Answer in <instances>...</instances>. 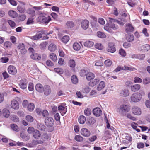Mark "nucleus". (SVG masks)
I'll return each instance as SVG.
<instances>
[{"label": "nucleus", "mask_w": 150, "mask_h": 150, "mask_svg": "<svg viewBox=\"0 0 150 150\" xmlns=\"http://www.w3.org/2000/svg\"><path fill=\"white\" fill-rule=\"evenodd\" d=\"M8 73L12 75L15 74L17 72L16 68L13 65H10L8 68Z\"/></svg>", "instance_id": "obj_9"}, {"label": "nucleus", "mask_w": 150, "mask_h": 150, "mask_svg": "<svg viewBox=\"0 0 150 150\" xmlns=\"http://www.w3.org/2000/svg\"><path fill=\"white\" fill-rule=\"evenodd\" d=\"M87 73V71L84 69H82L79 73L80 75L82 77L86 76Z\"/></svg>", "instance_id": "obj_54"}, {"label": "nucleus", "mask_w": 150, "mask_h": 150, "mask_svg": "<svg viewBox=\"0 0 150 150\" xmlns=\"http://www.w3.org/2000/svg\"><path fill=\"white\" fill-rule=\"evenodd\" d=\"M74 139L77 142H81L83 140V137L80 135H77L75 136Z\"/></svg>", "instance_id": "obj_50"}, {"label": "nucleus", "mask_w": 150, "mask_h": 150, "mask_svg": "<svg viewBox=\"0 0 150 150\" xmlns=\"http://www.w3.org/2000/svg\"><path fill=\"white\" fill-rule=\"evenodd\" d=\"M97 36L101 38H104L106 37V36L105 34L103 32L98 31L97 32Z\"/></svg>", "instance_id": "obj_49"}, {"label": "nucleus", "mask_w": 150, "mask_h": 150, "mask_svg": "<svg viewBox=\"0 0 150 150\" xmlns=\"http://www.w3.org/2000/svg\"><path fill=\"white\" fill-rule=\"evenodd\" d=\"M11 43L9 41L6 42L4 44V47L6 48H11Z\"/></svg>", "instance_id": "obj_52"}, {"label": "nucleus", "mask_w": 150, "mask_h": 150, "mask_svg": "<svg viewBox=\"0 0 150 150\" xmlns=\"http://www.w3.org/2000/svg\"><path fill=\"white\" fill-rule=\"evenodd\" d=\"M105 86V84L104 82L101 81L97 88L98 91H100L104 88Z\"/></svg>", "instance_id": "obj_34"}, {"label": "nucleus", "mask_w": 150, "mask_h": 150, "mask_svg": "<svg viewBox=\"0 0 150 150\" xmlns=\"http://www.w3.org/2000/svg\"><path fill=\"white\" fill-rule=\"evenodd\" d=\"M107 23L106 25V26L104 28V29L108 31V29H109V27L112 28L114 30H115L117 29V26H115V24L113 22H115V19H106Z\"/></svg>", "instance_id": "obj_1"}, {"label": "nucleus", "mask_w": 150, "mask_h": 150, "mask_svg": "<svg viewBox=\"0 0 150 150\" xmlns=\"http://www.w3.org/2000/svg\"><path fill=\"white\" fill-rule=\"evenodd\" d=\"M27 84L28 82L25 79H22L19 81V86L23 89H25L27 88Z\"/></svg>", "instance_id": "obj_6"}, {"label": "nucleus", "mask_w": 150, "mask_h": 150, "mask_svg": "<svg viewBox=\"0 0 150 150\" xmlns=\"http://www.w3.org/2000/svg\"><path fill=\"white\" fill-rule=\"evenodd\" d=\"M73 47L75 50L78 51L80 49L81 46L79 43L75 42L73 45Z\"/></svg>", "instance_id": "obj_40"}, {"label": "nucleus", "mask_w": 150, "mask_h": 150, "mask_svg": "<svg viewBox=\"0 0 150 150\" xmlns=\"http://www.w3.org/2000/svg\"><path fill=\"white\" fill-rule=\"evenodd\" d=\"M134 36L133 35H128L127 36V40L129 42H131L134 40Z\"/></svg>", "instance_id": "obj_47"}, {"label": "nucleus", "mask_w": 150, "mask_h": 150, "mask_svg": "<svg viewBox=\"0 0 150 150\" xmlns=\"http://www.w3.org/2000/svg\"><path fill=\"white\" fill-rule=\"evenodd\" d=\"M129 119L133 121H135L136 120V118L132 116V115L130 113H127L125 115Z\"/></svg>", "instance_id": "obj_59"}, {"label": "nucleus", "mask_w": 150, "mask_h": 150, "mask_svg": "<svg viewBox=\"0 0 150 150\" xmlns=\"http://www.w3.org/2000/svg\"><path fill=\"white\" fill-rule=\"evenodd\" d=\"M94 45L93 42L91 40H87L84 43V46L87 47H92Z\"/></svg>", "instance_id": "obj_23"}, {"label": "nucleus", "mask_w": 150, "mask_h": 150, "mask_svg": "<svg viewBox=\"0 0 150 150\" xmlns=\"http://www.w3.org/2000/svg\"><path fill=\"white\" fill-rule=\"evenodd\" d=\"M34 105L33 103H30L28 105V109L30 111H33L34 110Z\"/></svg>", "instance_id": "obj_46"}, {"label": "nucleus", "mask_w": 150, "mask_h": 150, "mask_svg": "<svg viewBox=\"0 0 150 150\" xmlns=\"http://www.w3.org/2000/svg\"><path fill=\"white\" fill-rule=\"evenodd\" d=\"M27 12L28 14L31 15L32 16H34L35 13V11L33 9L29 8L27 10Z\"/></svg>", "instance_id": "obj_55"}, {"label": "nucleus", "mask_w": 150, "mask_h": 150, "mask_svg": "<svg viewBox=\"0 0 150 150\" xmlns=\"http://www.w3.org/2000/svg\"><path fill=\"white\" fill-rule=\"evenodd\" d=\"M94 77V74L92 73H88L86 76V79L88 80H91Z\"/></svg>", "instance_id": "obj_33"}, {"label": "nucleus", "mask_w": 150, "mask_h": 150, "mask_svg": "<svg viewBox=\"0 0 150 150\" xmlns=\"http://www.w3.org/2000/svg\"><path fill=\"white\" fill-rule=\"evenodd\" d=\"M143 82L144 84H147L150 83V79L149 78H146L143 80Z\"/></svg>", "instance_id": "obj_63"}, {"label": "nucleus", "mask_w": 150, "mask_h": 150, "mask_svg": "<svg viewBox=\"0 0 150 150\" xmlns=\"http://www.w3.org/2000/svg\"><path fill=\"white\" fill-rule=\"evenodd\" d=\"M86 120L85 117L83 116H80L79 118L78 121L79 123L81 124H83Z\"/></svg>", "instance_id": "obj_35"}, {"label": "nucleus", "mask_w": 150, "mask_h": 150, "mask_svg": "<svg viewBox=\"0 0 150 150\" xmlns=\"http://www.w3.org/2000/svg\"><path fill=\"white\" fill-rule=\"evenodd\" d=\"M43 91L45 95L48 96L50 95L51 92V90L50 86L47 85H45L44 86Z\"/></svg>", "instance_id": "obj_16"}, {"label": "nucleus", "mask_w": 150, "mask_h": 150, "mask_svg": "<svg viewBox=\"0 0 150 150\" xmlns=\"http://www.w3.org/2000/svg\"><path fill=\"white\" fill-rule=\"evenodd\" d=\"M96 122V120L94 117H89L88 119L86 124L88 125H91L94 124Z\"/></svg>", "instance_id": "obj_18"}, {"label": "nucleus", "mask_w": 150, "mask_h": 150, "mask_svg": "<svg viewBox=\"0 0 150 150\" xmlns=\"http://www.w3.org/2000/svg\"><path fill=\"white\" fill-rule=\"evenodd\" d=\"M97 139L96 135L92 136L88 138V140L91 142H93L96 140Z\"/></svg>", "instance_id": "obj_58"}, {"label": "nucleus", "mask_w": 150, "mask_h": 150, "mask_svg": "<svg viewBox=\"0 0 150 150\" xmlns=\"http://www.w3.org/2000/svg\"><path fill=\"white\" fill-rule=\"evenodd\" d=\"M150 49V46L148 44H145L140 47V50L144 52L148 51Z\"/></svg>", "instance_id": "obj_20"}, {"label": "nucleus", "mask_w": 150, "mask_h": 150, "mask_svg": "<svg viewBox=\"0 0 150 150\" xmlns=\"http://www.w3.org/2000/svg\"><path fill=\"white\" fill-rule=\"evenodd\" d=\"M99 81V80L98 79H96L90 81L89 83V84L91 86H94L98 84Z\"/></svg>", "instance_id": "obj_26"}, {"label": "nucleus", "mask_w": 150, "mask_h": 150, "mask_svg": "<svg viewBox=\"0 0 150 150\" xmlns=\"http://www.w3.org/2000/svg\"><path fill=\"white\" fill-rule=\"evenodd\" d=\"M10 126L11 128L13 130L16 132L19 131V128L18 126L14 124H12Z\"/></svg>", "instance_id": "obj_42"}, {"label": "nucleus", "mask_w": 150, "mask_h": 150, "mask_svg": "<svg viewBox=\"0 0 150 150\" xmlns=\"http://www.w3.org/2000/svg\"><path fill=\"white\" fill-rule=\"evenodd\" d=\"M41 139H42L41 140H43V142L46 140L48 139L49 138V136L47 133H44L43 134L41 135Z\"/></svg>", "instance_id": "obj_44"}, {"label": "nucleus", "mask_w": 150, "mask_h": 150, "mask_svg": "<svg viewBox=\"0 0 150 150\" xmlns=\"http://www.w3.org/2000/svg\"><path fill=\"white\" fill-rule=\"evenodd\" d=\"M54 71L59 74H62L64 72L62 69L59 68H56L54 69Z\"/></svg>", "instance_id": "obj_43"}, {"label": "nucleus", "mask_w": 150, "mask_h": 150, "mask_svg": "<svg viewBox=\"0 0 150 150\" xmlns=\"http://www.w3.org/2000/svg\"><path fill=\"white\" fill-rule=\"evenodd\" d=\"M93 113L96 116L99 117L102 115V112L99 108L97 107L93 109Z\"/></svg>", "instance_id": "obj_15"}, {"label": "nucleus", "mask_w": 150, "mask_h": 150, "mask_svg": "<svg viewBox=\"0 0 150 150\" xmlns=\"http://www.w3.org/2000/svg\"><path fill=\"white\" fill-rule=\"evenodd\" d=\"M74 23L71 21H68L66 24V27L68 28H71L74 26Z\"/></svg>", "instance_id": "obj_32"}, {"label": "nucleus", "mask_w": 150, "mask_h": 150, "mask_svg": "<svg viewBox=\"0 0 150 150\" xmlns=\"http://www.w3.org/2000/svg\"><path fill=\"white\" fill-rule=\"evenodd\" d=\"M26 120L29 122H32L34 120L33 118L30 115H27L26 116Z\"/></svg>", "instance_id": "obj_62"}, {"label": "nucleus", "mask_w": 150, "mask_h": 150, "mask_svg": "<svg viewBox=\"0 0 150 150\" xmlns=\"http://www.w3.org/2000/svg\"><path fill=\"white\" fill-rule=\"evenodd\" d=\"M11 108L15 110H17L19 108L18 103L15 99H13L11 100Z\"/></svg>", "instance_id": "obj_12"}, {"label": "nucleus", "mask_w": 150, "mask_h": 150, "mask_svg": "<svg viewBox=\"0 0 150 150\" xmlns=\"http://www.w3.org/2000/svg\"><path fill=\"white\" fill-rule=\"evenodd\" d=\"M125 20L126 19H115V22H117L120 25H122L126 21H125Z\"/></svg>", "instance_id": "obj_56"}, {"label": "nucleus", "mask_w": 150, "mask_h": 150, "mask_svg": "<svg viewBox=\"0 0 150 150\" xmlns=\"http://www.w3.org/2000/svg\"><path fill=\"white\" fill-rule=\"evenodd\" d=\"M118 109L120 110L119 112L123 116H125L126 113L129 112L130 108L128 105H122L120 106Z\"/></svg>", "instance_id": "obj_2"}, {"label": "nucleus", "mask_w": 150, "mask_h": 150, "mask_svg": "<svg viewBox=\"0 0 150 150\" xmlns=\"http://www.w3.org/2000/svg\"><path fill=\"white\" fill-rule=\"evenodd\" d=\"M44 88L43 86L40 84H37L35 87L36 90L39 92L41 93L43 91Z\"/></svg>", "instance_id": "obj_21"}, {"label": "nucleus", "mask_w": 150, "mask_h": 150, "mask_svg": "<svg viewBox=\"0 0 150 150\" xmlns=\"http://www.w3.org/2000/svg\"><path fill=\"white\" fill-rule=\"evenodd\" d=\"M119 14L122 18H129V15L125 10L120 9L119 10Z\"/></svg>", "instance_id": "obj_8"}, {"label": "nucleus", "mask_w": 150, "mask_h": 150, "mask_svg": "<svg viewBox=\"0 0 150 150\" xmlns=\"http://www.w3.org/2000/svg\"><path fill=\"white\" fill-rule=\"evenodd\" d=\"M124 70L134 71L136 70V69L133 67H129L125 65L124 66Z\"/></svg>", "instance_id": "obj_53"}, {"label": "nucleus", "mask_w": 150, "mask_h": 150, "mask_svg": "<svg viewBox=\"0 0 150 150\" xmlns=\"http://www.w3.org/2000/svg\"><path fill=\"white\" fill-rule=\"evenodd\" d=\"M9 16L11 18H15L18 16L17 12L13 10H10L8 12Z\"/></svg>", "instance_id": "obj_24"}, {"label": "nucleus", "mask_w": 150, "mask_h": 150, "mask_svg": "<svg viewBox=\"0 0 150 150\" xmlns=\"http://www.w3.org/2000/svg\"><path fill=\"white\" fill-rule=\"evenodd\" d=\"M50 59L54 61H55L57 59V57L56 54L53 53H50Z\"/></svg>", "instance_id": "obj_51"}, {"label": "nucleus", "mask_w": 150, "mask_h": 150, "mask_svg": "<svg viewBox=\"0 0 150 150\" xmlns=\"http://www.w3.org/2000/svg\"><path fill=\"white\" fill-rule=\"evenodd\" d=\"M81 135L86 137H89L91 135L90 132L86 128H82L81 131Z\"/></svg>", "instance_id": "obj_11"}, {"label": "nucleus", "mask_w": 150, "mask_h": 150, "mask_svg": "<svg viewBox=\"0 0 150 150\" xmlns=\"http://www.w3.org/2000/svg\"><path fill=\"white\" fill-rule=\"evenodd\" d=\"M30 57L32 59L35 60H39L41 58V57L40 55L37 53L32 54L31 55Z\"/></svg>", "instance_id": "obj_27"}, {"label": "nucleus", "mask_w": 150, "mask_h": 150, "mask_svg": "<svg viewBox=\"0 0 150 150\" xmlns=\"http://www.w3.org/2000/svg\"><path fill=\"white\" fill-rule=\"evenodd\" d=\"M140 88L139 84H135L131 86V90L133 92H136L139 90Z\"/></svg>", "instance_id": "obj_25"}, {"label": "nucleus", "mask_w": 150, "mask_h": 150, "mask_svg": "<svg viewBox=\"0 0 150 150\" xmlns=\"http://www.w3.org/2000/svg\"><path fill=\"white\" fill-rule=\"evenodd\" d=\"M95 47L99 50H102L103 48V46L101 43H96L95 45Z\"/></svg>", "instance_id": "obj_61"}, {"label": "nucleus", "mask_w": 150, "mask_h": 150, "mask_svg": "<svg viewBox=\"0 0 150 150\" xmlns=\"http://www.w3.org/2000/svg\"><path fill=\"white\" fill-rule=\"evenodd\" d=\"M11 119L13 121L15 122H17L19 121V118L15 115H11Z\"/></svg>", "instance_id": "obj_57"}, {"label": "nucleus", "mask_w": 150, "mask_h": 150, "mask_svg": "<svg viewBox=\"0 0 150 150\" xmlns=\"http://www.w3.org/2000/svg\"><path fill=\"white\" fill-rule=\"evenodd\" d=\"M17 9L21 13H24L25 11V7L22 5H18L17 7Z\"/></svg>", "instance_id": "obj_28"}, {"label": "nucleus", "mask_w": 150, "mask_h": 150, "mask_svg": "<svg viewBox=\"0 0 150 150\" xmlns=\"http://www.w3.org/2000/svg\"><path fill=\"white\" fill-rule=\"evenodd\" d=\"M91 110L89 108L85 109L84 111V114L86 116H88L91 114Z\"/></svg>", "instance_id": "obj_39"}, {"label": "nucleus", "mask_w": 150, "mask_h": 150, "mask_svg": "<svg viewBox=\"0 0 150 150\" xmlns=\"http://www.w3.org/2000/svg\"><path fill=\"white\" fill-rule=\"evenodd\" d=\"M38 19H51L50 17L44 13H41L40 14Z\"/></svg>", "instance_id": "obj_29"}, {"label": "nucleus", "mask_w": 150, "mask_h": 150, "mask_svg": "<svg viewBox=\"0 0 150 150\" xmlns=\"http://www.w3.org/2000/svg\"><path fill=\"white\" fill-rule=\"evenodd\" d=\"M129 92L128 90L124 89L122 90L120 93V95L123 97H126L129 95Z\"/></svg>", "instance_id": "obj_19"}, {"label": "nucleus", "mask_w": 150, "mask_h": 150, "mask_svg": "<svg viewBox=\"0 0 150 150\" xmlns=\"http://www.w3.org/2000/svg\"><path fill=\"white\" fill-rule=\"evenodd\" d=\"M89 25V21L87 19H84L81 23V28L84 30H86L88 27Z\"/></svg>", "instance_id": "obj_10"}, {"label": "nucleus", "mask_w": 150, "mask_h": 150, "mask_svg": "<svg viewBox=\"0 0 150 150\" xmlns=\"http://www.w3.org/2000/svg\"><path fill=\"white\" fill-rule=\"evenodd\" d=\"M108 47L107 49V51L108 52L113 53L116 51V48L114 46L113 43L110 42L108 44Z\"/></svg>", "instance_id": "obj_14"}, {"label": "nucleus", "mask_w": 150, "mask_h": 150, "mask_svg": "<svg viewBox=\"0 0 150 150\" xmlns=\"http://www.w3.org/2000/svg\"><path fill=\"white\" fill-rule=\"evenodd\" d=\"M3 115L5 117L8 118L10 115V112L9 110L6 109H4L3 110Z\"/></svg>", "instance_id": "obj_30"}, {"label": "nucleus", "mask_w": 150, "mask_h": 150, "mask_svg": "<svg viewBox=\"0 0 150 150\" xmlns=\"http://www.w3.org/2000/svg\"><path fill=\"white\" fill-rule=\"evenodd\" d=\"M105 64L107 66H110L112 63V62L110 59L106 60L105 62Z\"/></svg>", "instance_id": "obj_64"}, {"label": "nucleus", "mask_w": 150, "mask_h": 150, "mask_svg": "<svg viewBox=\"0 0 150 150\" xmlns=\"http://www.w3.org/2000/svg\"><path fill=\"white\" fill-rule=\"evenodd\" d=\"M37 128L40 130L43 131L45 129V126L43 124L38 123L37 124Z\"/></svg>", "instance_id": "obj_36"}, {"label": "nucleus", "mask_w": 150, "mask_h": 150, "mask_svg": "<svg viewBox=\"0 0 150 150\" xmlns=\"http://www.w3.org/2000/svg\"><path fill=\"white\" fill-rule=\"evenodd\" d=\"M142 98L138 92L134 93L131 96V100L132 102L136 103L139 101Z\"/></svg>", "instance_id": "obj_5"}, {"label": "nucleus", "mask_w": 150, "mask_h": 150, "mask_svg": "<svg viewBox=\"0 0 150 150\" xmlns=\"http://www.w3.org/2000/svg\"><path fill=\"white\" fill-rule=\"evenodd\" d=\"M71 81L72 83L76 84L78 82V79L75 75H73L71 77Z\"/></svg>", "instance_id": "obj_37"}, {"label": "nucleus", "mask_w": 150, "mask_h": 150, "mask_svg": "<svg viewBox=\"0 0 150 150\" xmlns=\"http://www.w3.org/2000/svg\"><path fill=\"white\" fill-rule=\"evenodd\" d=\"M57 47L53 43H51L48 47L49 50L51 52H54L56 49Z\"/></svg>", "instance_id": "obj_31"}, {"label": "nucleus", "mask_w": 150, "mask_h": 150, "mask_svg": "<svg viewBox=\"0 0 150 150\" xmlns=\"http://www.w3.org/2000/svg\"><path fill=\"white\" fill-rule=\"evenodd\" d=\"M119 53L122 56L125 57L126 55V53L125 51L122 49H120L119 50Z\"/></svg>", "instance_id": "obj_60"}, {"label": "nucleus", "mask_w": 150, "mask_h": 150, "mask_svg": "<svg viewBox=\"0 0 150 150\" xmlns=\"http://www.w3.org/2000/svg\"><path fill=\"white\" fill-rule=\"evenodd\" d=\"M47 32L45 30L42 29L39 31L34 36L31 37V38L32 39L37 40L42 37V35L43 34H46Z\"/></svg>", "instance_id": "obj_4"}, {"label": "nucleus", "mask_w": 150, "mask_h": 150, "mask_svg": "<svg viewBox=\"0 0 150 150\" xmlns=\"http://www.w3.org/2000/svg\"><path fill=\"white\" fill-rule=\"evenodd\" d=\"M20 137L25 141L28 140L30 139L29 137L24 133H21Z\"/></svg>", "instance_id": "obj_38"}, {"label": "nucleus", "mask_w": 150, "mask_h": 150, "mask_svg": "<svg viewBox=\"0 0 150 150\" xmlns=\"http://www.w3.org/2000/svg\"><path fill=\"white\" fill-rule=\"evenodd\" d=\"M33 134V137L35 139H38L41 136L40 132L36 129L35 130Z\"/></svg>", "instance_id": "obj_22"}, {"label": "nucleus", "mask_w": 150, "mask_h": 150, "mask_svg": "<svg viewBox=\"0 0 150 150\" xmlns=\"http://www.w3.org/2000/svg\"><path fill=\"white\" fill-rule=\"evenodd\" d=\"M45 125L48 127H51V131L54 130V127H53V125L54 124V120L52 117H48L46 118L45 120Z\"/></svg>", "instance_id": "obj_3"}, {"label": "nucleus", "mask_w": 150, "mask_h": 150, "mask_svg": "<svg viewBox=\"0 0 150 150\" xmlns=\"http://www.w3.org/2000/svg\"><path fill=\"white\" fill-rule=\"evenodd\" d=\"M134 30V28L132 25L129 23L126 24L125 31L128 33L132 32Z\"/></svg>", "instance_id": "obj_13"}, {"label": "nucleus", "mask_w": 150, "mask_h": 150, "mask_svg": "<svg viewBox=\"0 0 150 150\" xmlns=\"http://www.w3.org/2000/svg\"><path fill=\"white\" fill-rule=\"evenodd\" d=\"M68 63L69 66L71 67L74 68L75 67L76 64L74 60L70 59L69 60Z\"/></svg>", "instance_id": "obj_45"}, {"label": "nucleus", "mask_w": 150, "mask_h": 150, "mask_svg": "<svg viewBox=\"0 0 150 150\" xmlns=\"http://www.w3.org/2000/svg\"><path fill=\"white\" fill-rule=\"evenodd\" d=\"M8 22L11 28H14L16 26V23L13 21L10 20H8Z\"/></svg>", "instance_id": "obj_48"}, {"label": "nucleus", "mask_w": 150, "mask_h": 150, "mask_svg": "<svg viewBox=\"0 0 150 150\" xmlns=\"http://www.w3.org/2000/svg\"><path fill=\"white\" fill-rule=\"evenodd\" d=\"M69 40V37L68 35H65L62 38V41L64 43H67Z\"/></svg>", "instance_id": "obj_41"}, {"label": "nucleus", "mask_w": 150, "mask_h": 150, "mask_svg": "<svg viewBox=\"0 0 150 150\" xmlns=\"http://www.w3.org/2000/svg\"><path fill=\"white\" fill-rule=\"evenodd\" d=\"M58 109L62 116L64 115L67 111V108L64 106L60 105L59 106Z\"/></svg>", "instance_id": "obj_17"}, {"label": "nucleus", "mask_w": 150, "mask_h": 150, "mask_svg": "<svg viewBox=\"0 0 150 150\" xmlns=\"http://www.w3.org/2000/svg\"><path fill=\"white\" fill-rule=\"evenodd\" d=\"M132 111L133 114L138 115H140L142 113L141 109L137 106H134L132 107Z\"/></svg>", "instance_id": "obj_7"}]
</instances>
